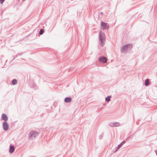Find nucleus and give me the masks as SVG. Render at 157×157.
<instances>
[{
    "instance_id": "obj_25",
    "label": "nucleus",
    "mask_w": 157,
    "mask_h": 157,
    "mask_svg": "<svg viewBox=\"0 0 157 157\" xmlns=\"http://www.w3.org/2000/svg\"><path fill=\"white\" fill-rule=\"evenodd\" d=\"M102 105H103V106H105V104H102Z\"/></svg>"
},
{
    "instance_id": "obj_11",
    "label": "nucleus",
    "mask_w": 157,
    "mask_h": 157,
    "mask_svg": "<svg viewBox=\"0 0 157 157\" xmlns=\"http://www.w3.org/2000/svg\"><path fill=\"white\" fill-rule=\"evenodd\" d=\"M72 101V98L71 97H67L65 98L64 101L66 103H69Z\"/></svg>"
},
{
    "instance_id": "obj_22",
    "label": "nucleus",
    "mask_w": 157,
    "mask_h": 157,
    "mask_svg": "<svg viewBox=\"0 0 157 157\" xmlns=\"http://www.w3.org/2000/svg\"><path fill=\"white\" fill-rule=\"evenodd\" d=\"M102 138V136L101 135H100L99 136V139H101Z\"/></svg>"
},
{
    "instance_id": "obj_27",
    "label": "nucleus",
    "mask_w": 157,
    "mask_h": 157,
    "mask_svg": "<svg viewBox=\"0 0 157 157\" xmlns=\"http://www.w3.org/2000/svg\"><path fill=\"white\" fill-rule=\"evenodd\" d=\"M21 59H23V58H21Z\"/></svg>"
},
{
    "instance_id": "obj_13",
    "label": "nucleus",
    "mask_w": 157,
    "mask_h": 157,
    "mask_svg": "<svg viewBox=\"0 0 157 157\" xmlns=\"http://www.w3.org/2000/svg\"><path fill=\"white\" fill-rule=\"evenodd\" d=\"M17 79H13L12 80V84L13 85H16L17 83Z\"/></svg>"
},
{
    "instance_id": "obj_7",
    "label": "nucleus",
    "mask_w": 157,
    "mask_h": 157,
    "mask_svg": "<svg viewBox=\"0 0 157 157\" xmlns=\"http://www.w3.org/2000/svg\"><path fill=\"white\" fill-rule=\"evenodd\" d=\"M107 59L104 56H101L98 58V61L99 62L103 63H105L106 62Z\"/></svg>"
},
{
    "instance_id": "obj_9",
    "label": "nucleus",
    "mask_w": 157,
    "mask_h": 157,
    "mask_svg": "<svg viewBox=\"0 0 157 157\" xmlns=\"http://www.w3.org/2000/svg\"><path fill=\"white\" fill-rule=\"evenodd\" d=\"M1 119L2 120H4V121H7L8 119V117L6 114L3 113L2 115Z\"/></svg>"
},
{
    "instance_id": "obj_21",
    "label": "nucleus",
    "mask_w": 157,
    "mask_h": 157,
    "mask_svg": "<svg viewBox=\"0 0 157 157\" xmlns=\"http://www.w3.org/2000/svg\"><path fill=\"white\" fill-rule=\"evenodd\" d=\"M13 58L12 59V60H11V62L13 60H14L15 59V57H14V56H13Z\"/></svg>"
},
{
    "instance_id": "obj_16",
    "label": "nucleus",
    "mask_w": 157,
    "mask_h": 157,
    "mask_svg": "<svg viewBox=\"0 0 157 157\" xmlns=\"http://www.w3.org/2000/svg\"><path fill=\"white\" fill-rule=\"evenodd\" d=\"M145 86H148L149 85V82H148V79H147L145 82Z\"/></svg>"
},
{
    "instance_id": "obj_4",
    "label": "nucleus",
    "mask_w": 157,
    "mask_h": 157,
    "mask_svg": "<svg viewBox=\"0 0 157 157\" xmlns=\"http://www.w3.org/2000/svg\"><path fill=\"white\" fill-rule=\"evenodd\" d=\"M2 126L4 131H6L9 129V125L6 121H4L2 124Z\"/></svg>"
},
{
    "instance_id": "obj_20",
    "label": "nucleus",
    "mask_w": 157,
    "mask_h": 157,
    "mask_svg": "<svg viewBox=\"0 0 157 157\" xmlns=\"http://www.w3.org/2000/svg\"><path fill=\"white\" fill-rule=\"evenodd\" d=\"M23 53H19L18 54V56H21L22 55Z\"/></svg>"
},
{
    "instance_id": "obj_17",
    "label": "nucleus",
    "mask_w": 157,
    "mask_h": 157,
    "mask_svg": "<svg viewBox=\"0 0 157 157\" xmlns=\"http://www.w3.org/2000/svg\"><path fill=\"white\" fill-rule=\"evenodd\" d=\"M131 135L130 136L128 137H127V138H126L125 140H124L123 141H124L125 142V143H126L127 141L128 140H129V139L131 138Z\"/></svg>"
},
{
    "instance_id": "obj_3",
    "label": "nucleus",
    "mask_w": 157,
    "mask_h": 157,
    "mask_svg": "<svg viewBox=\"0 0 157 157\" xmlns=\"http://www.w3.org/2000/svg\"><path fill=\"white\" fill-rule=\"evenodd\" d=\"M132 44H127L122 47L121 48V51L122 52H124L128 51V49L132 47Z\"/></svg>"
},
{
    "instance_id": "obj_24",
    "label": "nucleus",
    "mask_w": 157,
    "mask_h": 157,
    "mask_svg": "<svg viewBox=\"0 0 157 157\" xmlns=\"http://www.w3.org/2000/svg\"><path fill=\"white\" fill-rule=\"evenodd\" d=\"M100 14L101 15H103V13L102 12H101L100 13Z\"/></svg>"
},
{
    "instance_id": "obj_8",
    "label": "nucleus",
    "mask_w": 157,
    "mask_h": 157,
    "mask_svg": "<svg viewBox=\"0 0 157 157\" xmlns=\"http://www.w3.org/2000/svg\"><path fill=\"white\" fill-rule=\"evenodd\" d=\"M15 150V147L13 145H11V144L10 146L9 152L10 153H12Z\"/></svg>"
},
{
    "instance_id": "obj_15",
    "label": "nucleus",
    "mask_w": 157,
    "mask_h": 157,
    "mask_svg": "<svg viewBox=\"0 0 157 157\" xmlns=\"http://www.w3.org/2000/svg\"><path fill=\"white\" fill-rule=\"evenodd\" d=\"M44 30L43 29H40V31L39 33V35H42L43 34V33H44Z\"/></svg>"
},
{
    "instance_id": "obj_18",
    "label": "nucleus",
    "mask_w": 157,
    "mask_h": 157,
    "mask_svg": "<svg viewBox=\"0 0 157 157\" xmlns=\"http://www.w3.org/2000/svg\"><path fill=\"white\" fill-rule=\"evenodd\" d=\"M118 149H117L116 147V150H115V151H113L112 152V153L113 154L114 153H115L118 150Z\"/></svg>"
},
{
    "instance_id": "obj_5",
    "label": "nucleus",
    "mask_w": 157,
    "mask_h": 157,
    "mask_svg": "<svg viewBox=\"0 0 157 157\" xmlns=\"http://www.w3.org/2000/svg\"><path fill=\"white\" fill-rule=\"evenodd\" d=\"M101 26L103 29L108 30L109 28V25L107 23L103 21L101 22Z\"/></svg>"
},
{
    "instance_id": "obj_10",
    "label": "nucleus",
    "mask_w": 157,
    "mask_h": 157,
    "mask_svg": "<svg viewBox=\"0 0 157 157\" xmlns=\"http://www.w3.org/2000/svg\"><path fill=\"white\" fill-rule=\"evenodd\" d=\"M120 125L119 123L117 122H115L113 123H111L109 124V125L111 127H118Z\"/></svg>"
},
{
    "instance_id": "obj_23",
    "label": "nucleus",
    "mask_w": 157,
    "mask_h": 157,
    "mask_svg": "<svg viewBox=\"0 0 157 157\" xmlns=\"http://www.w3.org/2000/svg\"><path fill=\"white\" fill-rule=\"evenodd\" d=\"M31 34V33L29 34V35H28V36H26V37L27 38V37H28Z\"/></svg>"
},
{
    "instance_id": "obj_19",
    "label": "nucleus",
    "mask_w": 157,
    "mask_h": 157,
    "mask_svg": "<svg viewBox=\"0 0 157 157\" xmlns=\"http://www.w3.org/2000/svg\"><path fill=\"white\" fill-rule=\"evenodd\" d=\"M5 0H0V3L1 4H2L3 2H4V1H5Z\"/></svg>"
},
{
    "instance_id": "obj_14",
    "label": "nucleus",
    "mask_w": 157,
    "mask_h": 157,
    "mask_svg": "<svg viewBox=\"0 0 157 157\" xmlns=\"http://www.w3.org/2000/svg\"><path fill=\"white\" fill-rule=\"evenodd\" d=\"M111 96H108L105 98V100L106 101L109 102L110 100V98H111Z\"/></svg>"
},
{
    "instance_id": "obj_12",
    "label": "nucleus",
    "mask_w": 157,
    "mask_h": 157,
    "mask_svg": "<svg viewBox=\"0 0 157 157\" xmlns=\"http://www.w3.org/2000/svg\"><path fill=\"white\" fill-rule=\"evenodd\" d=\"M125 143V142L124 141H122L121 143H120L118 145L117 147H116V148L119 149V148H120L121 146L124 144Z\"/></svg>"
},
{
    "instance_id": "obj_1",
    "label": "nucleus",
    "mask_w": 157,
    "mask_h": 157,
    "mask_svg": "<svg viewBox=\"0 0 157 157\" xmlns=\"http://www.w3.org/2000/svg\"><path fill=\"white\" fill-rule=\"evenodd\" d=\"M99 44L101 46L104 45L105 41V33L100 30L99 33Z\"/></svg>"
},
{
    "instance_id": "obj_2",
    "label": "nucleus",
    "mask_w": 157,
    "mask_h": 157,
    "mask_svg": "<svg viewBox=\"0 0 157 157\" xmlns=\"http://www.w3.org/2000/svg\"><path fill=\"white\" fill-rule=\"evenodd\" d=\"M39 133L34 130H32L30 132L29 134V138L30 139L33 137L35 138L39 135Z\"/></svg>"
},
{
    "instance_id": "obj_6",
    "label": "nucleus",
    "mask_w": 157,
    "mask_h": 157,
    "mask_svg": "<svg viewBox=\"0 0 157 157\" xmlns=\"http://www.w3.org/2000/svg\"><path fill=\"white\" fill-rule=\"evenodd\" d=\"M29 86L31 88L35 90L37 89L38 88L36 85L33 81H32L30 82Z\"/></svg>"
},
{
    "instance_id": "obj_26",
    "label": "nucleus",
    "mask_w": 157,
    "mask_h": 157,
    "mask_svg": "<svg viewBox=\"0 0 157 157\" xmlns=\"http://www.w3.org/2000/svg\"><path fill=\"white\" fill-rule=\"evenodd\" d=\"M17 55H16V56H15V58H16V57H17Z\"/></svg>"
}]
</instances>
